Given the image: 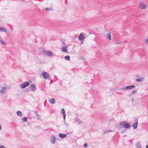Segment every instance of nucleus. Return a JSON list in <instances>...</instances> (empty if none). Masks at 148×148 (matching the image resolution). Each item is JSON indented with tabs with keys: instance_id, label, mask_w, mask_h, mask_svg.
Segmentation results:
<instances>
[{
	"instance_id": "obj_29",
	"label": "nucleus",
	"mask_w": 148,
	"mask_h": 148,
	"mask_svg": "<svg viewBox=\"0 0 148 148\" xmlns=\"http://www.w3.org/2000/svg\"><path fill=\"white\" fill-rule=\"evenodd\" d=\"M146 148H148V145H147L146 146Z\"/></svg>"
},
{
	"instance_id": "obj_9",
	"label": "nucleus",
	"mask_w": 148,
	"mask_h": 148,
	"mask_svg": "<svg viewBox=\"0 0 148 148\" xmlns=\"http://www.w3.org/2000/svg\"><path fill=\"white\" fill-rule=\"evenodd\" d=\"M62 112L63 113L64 119H65V116H66V114H65V110H64V109L62 108Z\"/></svg>"
},
{
	"instance_id": "obj_4",
	"label": "nucleus",
	"mask_w": 148,
	"mask_h": 148,
	"mask_svg": "<svg viewBox=\"0 0 148 148\" xmlns=\"http://www.w3.org/2000/svg\"><path fill=\"white\" fill-rule=\"evenodd\" d=\"M29 82H25L23 83L21 86V88H23L29 85Z\"/></svg>"
},
{
	"instance_id": "obj_27",
	"label": "nucleus",
	"mask_w": 148,
	"mask_h": 148,
	"mask_svg": "<svg viewBox=\"0 0 148 148\" xmlns=\"http://www.w3.org/2000/svg\"><path fill=\"white\" fill-rule=\"evenodd\" d=\"M108 39L109 40H110L111 39V38H108Z\"/></svg>"
},
{
	"instance_id": "obj_1",
	"label": "nucleus",
	"mask_w": 148,
	"mask_h": 148,
	"mask_svg": "<svg viewBox=\"0 0 148 148\" xmlns=\"http://www.w3.org/2000/svg\"><path fill=\"white\" fill-rule=\"evenodd\" d=\"M138 7L141 10H146L148 8L147 4L142 1L138 2Z\"/></svg>"
},
{
	"instance_id": "obj_2",
	"label": "nucleus",
	"mask_w": 148,
	"mask_h": 148,
	"mask_svg": "<svg viewBox=\"0 0 148 148\" xmlns=\"http://www.w3.org/2000/svg\"><path fill=\"white\" fill-rule=\"evenodd\" d=\"M120 125L122 126L123 127L125 128H128L130 127V125L125 122H122L120 123Z\"/></svg>"
},
{
	"instance_id": "obj_13",
	"label": "nucleus",
	"mask_w": 148,
	"mask_h": 148,
	"mask_svg": "<svg viewBox=\"0 0 148 148\" xmlns=\"http://www.w3.org/2000/svg\"><path fill=\"white\" fill-rule=\"evenodd\" d=\"M137 125H138V122H137L136 123L134 124L132 127H133L134 129H135L137 128Z\"/></svg>"
},
{
	"instance_id": "obj_24",
	"label": "nucleus",
	"mask_w": 148,
	"mask_h": 148,
	"mask_svg": "<svg viewBox=\"0 0 148 148\" xmlns=\"http://www.w3.org/2000/svg\"><path fill=\"white\" fill-rule=\"evenodd\" d=\"M0 42L2 44H5V42H3L2 41H0Z\"/></svg>"
},
{
	"instance_id": "obj_18",
	"label": "nucleus",
	"mask_w": 148,
	"mask_h": 148,
	"mask_svg": "<svg viewBox=\"0 0 148 148\" xmlns=\"http://www.w3.org/2000/svg\"><path fill=\"white\" fill-rule=\"evenodd\" d=\"M64 59L66 60H70V57L69 56H66L64 57Z\"/></svg>"
},
{
	"instance_id": "obj_12",
	"label": "nucleus",
	"mask_w": 148,
	"mask_h": 148,
	"mask_svg": "<svg viewBox=\"0 0 148 148\" xmlns=\"http://www.w3.org/2000/svg\"><path fill=\"white\" fill-rule=\"evenodd\" d=\"M30 87L31 88V89L33 90H35L36 89V87L35 86L34 84H32L30 86Z\"/></svg>"
},
{
	"instance_id": "obj_11",
	"label": "nucleus",
	"mask_w": 148,
	"mask_h": 148,
	"mask_svg": "<svg viewBox=\"0 0 148 148\" xmlns=\"http://www.w3.org/2000/svg\"><path fill=\"white\" fill-rule=\"evenodd\" d=\"M135 86L134 85H132L130 86H129L126 87V89H132Z\"/></svg>"
},
{
	"instance_id": "obj_21",
	"label": "nucleus",
	"mask_w": 148,
	"mask_h": 148,
	"mask_svg": "<svg viewBox=\"0 0 148 148\" xmlns=\"http://www.w3.org/2000/svg\"><path fill=\"white\" fill-rule=\"evenodd\" d=\"M55 138L54 137H53L51 139V141L52 143H54L55 141Z\"/></svg>"
},
{
	"instance_id": "obj_26",
	"label": "nucleus",
	"mask_w": 148,
	"mask_h": 148,
	"mask_svg": "<svg viewBox=\"0 0 148 148\" xmlns=\"http://www.w3.org/2000/svg\"><path fill=\"white\" fill-rule=\"evenodd\" d=\"M145 43L146 44H148V39L146 41Z\"/></svg>"
},
{
	"instance_id": "obj_22",
	"label": "nucleus",
	"mask_w": 148,
	"mask_h": 148,
	"mask_svg": "<svg viewBox=\"0 0 148 148\" xmlns=\"http://www.w3.org/2000/svg\"><path fill=\"white\" fill-rule=\"evenodd\" d=\"M0 31L5 32V30L4 28H0Z\"/></svg>"
},
{
	"instance_id": "obj_3",
	"label": "nucleus",
	"mask_w": 148,
	"mask_h": 148,
	"mask_svg": "<svg viewBox=\"0 0 148 148\" xmlns=\"http://www.w3.org/2000/svg\"><path fill=\"white\" fill-rule=\"evenodd\" d=\"M42 76L43 78L46 79H49V75L48 73L46 72H43L42 74Z\"/></svg>"
},
{
	"instance_id": "obj_16",
	"label": "nucleus",
	"mask_w": 148,
	"mask_h": 148,
	"mask_svg": "<svg viewBox=\"0 0 148 148\" xmlns=\"http://www.w3.org/2000/svg\"><path fill=\"white\" fill-rule=\"evenodd\" d=\"M85 34L81 33L78 37H84V36H86Z\"/></svg>"
},
{
	"instance_id": "obj_8",
	"label": "nucleus",
	"mask_w": 148,
	"mask_h": 148,
	"mask_svg": "<svg viewBox=\"0 0 148 148\" xmlns=\"http://www.w3.org/2000/svg\"><path fill=\"white\" fill-rule=\"evenodd\" d=\"M66 135L65 134H59V136L62 138H63L66 137Z\"/></svg>"
},
{
	"instance_id": "obj_5",
	"label": "nucleus",
	"mask_w": 148,
	"mask_h": 148,
	"mask_svg": "<svg viewBox=\"0 0 148 148\" xmlns=\"http://www.w3.org/2000/svg\"><path fill=\"white\" fill-rule=\"evenodd\" d=\"M67 48V46L63 47L61 48V51L63 52H67L68 51Z\"/></svg>"
},
{
	"instance_id": "obj_17",
	"label": "nucleus",
	"mask_w": 148,
	"mask_h": 148,
	"mask_svg": "<svg viewBox=\"0 0 148 148\" xmlns=\"http://www.w3.org/2000/svg\"><path fill=\"white\" fill-rule=\"evenodd\" d=\"M106 36L107 37H111L112 36L111 33L110 32H108L106 34Z\"/></svg>"
},
{
	"instance_id": "obj_10",
	"label": "nucleus",
	"mask_w": 148,
	"mask_h": 148,
	"mask_svg": "<svg viewBox=\"0 0 148 148\" xmlns=\"http://www.w3.org/2000/svg\"><path fill=\"white\" fill-rule=\"evenodd\" d=\"M144 77H143L141 78H140L138 79H136V81L137 82H142L144 80Z\"/></svg>"
},
{
	"instance_id": "obj_6",
	"label": "nucleus",
	"mask_w": 148,
	"mask_h": 148,
	"mask_svg": "<svg viewBox=\"0 0 148 148\" xmlns=\"http://www.w3.org/2000/svg\"><path fill=\"white\" fill-rule=\"evenodd\" d=\"M45 54L47 56H52V53L51 51H48L46 52Z\"/></svg>"
},
{
	"instance_id": "obj_15",
	"label": "nucleus",
	"mask_w": 148,
	"mask_h": 148,
	"mask_svg": "<svg viewBox=\"0 0 148 148\" xmlns=\"http://www.w3.org/2000/svg\"><path fill=\"white\" fill-rule=\"evenodd\" d=\"M17 114L20 116H22V112L20 111H18L17 112Z\"/></svg>"
},
{
	"instance_id": "obj_19",
	"label": "nucleus",
	"mask_w": 148,
	"mask_h": 148,
	"mask_svg": "<svg viewBox=\"0 0 148 148\" xmlns=\"http://www.w3.org/2000/svg\"><path fill=\"white\" fill-rule=\"evenodd\" d=\"M27 120V117H24L22 119V121L24 122H26Z\"/></svg>"
},
{
	"instance_id": "obj_23",
	"label": "nucleus",
	"mask_w": 148,
	"mask_h": 148,
	"mask_svg": "<svg viewBox=\"0 0 148 148\" xmlns=\"http://www.w3.org/2000/svg\"><path fill=\"white\" fill-rule=\"evenodd\" d=\"M79 38V39L80 40H84V38Z\"/></svg>"
},
{
	"instance_id": "obj_20",
	"label": "nucleus",
	"mask_w": 148,
	"mask_h": 148,
	"mask_svg": "<svg viewBox=\"0 0 148 148\" xmlns=\"http://www.w3.org/2000/svg\"><path fill=\"white\" fill-rule=\"evenodd\" d=\"M45 10L46 11H51V10H53L52 8H46L45 9Z\"/></svg>"
},
{
	"instance_id": "obj_28",
	"label": "nucleus",
	"mask_w": 148,
	"mask_h": 148,
	"mask_svg": "<svg viewBox=\"0 0 148 148\" xmlns=\"http://www.w3.org/2000/svg\"><path fill=\"white\" fill-rule=\"evenodd\" d=\"M1 125L0 124V130H1Z\"/></svg>"
},
{
	"instance_id": "obj_7",
	"label": "nucleus",
	"mask_w": 148,
	"mask_h": 148,
	"mask_svg": "<svg viewBox=\"0 0 148 148\" xmlns=\"http://www.w3.org/2000/svg\"><path fill=\"white\" fill-rule=\"evenodd\" d=\"M49 101L51 104H54L55 103V99L53 98L50 99L49 100Z\"/></svg>"
},
{
	"instance_id": "obj_25",
	"label": "nucleus",
	"mask_w": 148,
	"mask_h": 148,
	"mask_svg": "<svg viewBox=\"0 0 148 148\" xmlns=\"http://www.w3.org/2000/svg\"><path fill=\"white\" fill-rule=\"evenodd\" d=\"M84 146L85 147H87L88 145H87V144H86V143H85V144H84Z\"/></svg>"
},
{
	"instance_id": "obj_14",
	"label": "nucleus",
	"mask_w": 148,
	"mask_h": 148,
	"mask_svg": "<svg viewBox=\"0 0 148 148\" xmlns=\"http://www.w3.org/2000/svg\"><path fill=\"white\" fill-rule=\"evenodd\" d=\"M6 89V87H4L3 88L0 90V92L1 93H3L5 92V90Z\"/></svg>"
}]
</instances>
